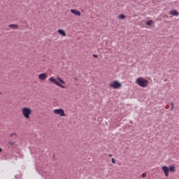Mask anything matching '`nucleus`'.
Segmentation results:
<instances>
[{"label":"nucleus","mask_w":179,"mask_h":179,"mask_svg":"<svg viewBox=\"0 0 179 179\" xmlns=\"http://www.w3.org/2000/svg\"><path fill=\"white\" fill-rule=\"evenodd\" d=\"M171 110H174V103L171 102Z\"/></svg>","instance_id":"a211bd4d"},{"label":"nucleus","mask_w":179,"mask_h":179,"mask_svg":"<svg viewBox=\"0 0 179 179\" xmlns=\"http://www.w3.org/2000/svg\"><path fill=\"white\" fill-rule=\"evenodd\" d=\"M49 82H50V83H53L54 85H56V86H58L59 87H61L62 89H65V87L64 85H62L61 83H59L58 82V80H57L55 78H54V77H50L48 79Z\"/></svg>","instance_id":"7ed1b4c3"},{"label":"nucleus","mask_w":179,"mask_h":179,"mask_svg":"<svg viewBox=\"0 0 179 179\" xmlns=\"http://www.w3.org/2000/svg\"><path fill=\"white\" fill-rule=\"evenodd\" d=\"M136 83L140 86V87H148V86H149V80L142 77L138 78L136 80Z\"/></svg>","instance_id":"f257e3e1"},{"label":"nucleus","mask_w":179,"mask_h":179,"mask_svg":"<svg viewBox=\"0 0 179 179\" xmlns=\"http://www.w3.org/2000/svg\"><path fill=\"white\" fill-rule=\"evenodd\" d=\"M8 27H10V29H13V30H17V29H19V25L15 24H10Z\"/></svg>","instance_id":"9d476101"},{"label":"nucleus","mask_w":179,"mask_h":179,"mask_svg":"<svg viewBox=\"0 0 179 179\" xmlns=\"http://www.w3.org/2000/svg\"><path fill=\"white\" fill-rule=\"evenodd\" d=\"M53 113H55L57 115H60V117H66L65 110H64V109L62 108L55 109L53 110Z\"/></svg>","instance_id":"39448f33"},{"label":"nucleus","mask_w":179,"mask_h":179,"mask_svg":"<svg viewBox=\"0 0 179 179\" xmlns=\"http://www.w3.org/2000/svg\"><path fill=\"white\" fill-rule=\"evenodd\" d=\"M146 173H143L141 175L142 178H146Z\"/></svg>","instance_id":"6ab92c4d"},{"label":"nucleus","mask_w":179,"mask_h":179,"mask_svg":"<svg viewBox=\"0 0 179 179\" xmlns=\"http://www.w3.org/2000/svg\"><path fill=\"white\" fill-rule=\"evenodd\" d=\"M75 80H76V81L78 80V78H75Z\"/></svg>","instance_id":"b1692460"},{"label":"nucleus","mask_w":179,"mask_h":179,"mask_svg":"<svg viewBox=\"0 0 179 179\" xmlns=\"http://www.w3.org/2000/svg\"><path fill=\"white\" fill-rule=\"evenodd\" d=\"M1 152H2V148H0V153H1Z\"/></svg>","instance_id":"5701e85b"},{"label":"nucleus","mask_w":179,"mask_h":179,"mask_svg":"<svg viewBox=\"0 0 179 179\" xmlns=\"http://www.w3.org/2000/svg\"><path fill=\"white\" fill-rule=\"evenodd\" d=\"M10 138H13V139H16V138H17V134H11L10 135Z\"/></svg>","instance_id":"4468645a"},{"label":"nucleus","mask_w":179,"mask_h":179,"mask_svg":"<svg viewBox=\"0 0 179 179\" xmlns=\"http://www.w3.org/2000/svg\"><path fill=\"white\" fill-rule=\"evenodd\" d=\"M108 156H109V157H113V155H111V154H109Z\"/></svg>","instance_id":"4be33fe9"},{"label":"nucleus","mask_w":179,"mask_h":179,"mask_svg":"<svg viewBox=\"0 0 179 179\" xmlns=\"http://www.w3.org/2000/svg\"><path fill=\"white\" fill-rule=\"evenodd\" d=\"M147 26H152L153 24V21L149 20L146 22Z\"/></svg>","instance_id":"dca6fc26"},{"label":"nucleus","mask_w":179,"mask_h":179,"mask_svg":"<svg viewBox=\"0 0 179 179\" xmlns=\"http://www.w3.org/2000/svg\"><path fill=\"white\" fill-rule=\"evenodd\" d=\"M71 12L75 15L76 16H80V12L78 10H75V9H71Z\"/></svg>","instance_id":"1a4fd4ad"},{"label":"nucleus","mask_w":179,"mask_h":179,"mask_svg":"<svg viewBox=\"0 0 179 179\" xmlns=\"http://www.w3.org/2000/svg\"><path fill=\"white\" fill-rule=\"evenodd\" d=\"M93 57H94V58H99V55H93Z\"/></svg>","instance_id":"412c9836"},{"label":"nucleus","mask_w":179,"mask_h":179,"mask_svg":"<svg viewBox=\"0 0 179 179\" xmlns=\"http://www.w3.org/2000/svg\"><path fill=\"white\" fill-rule=\"evenodd\" d=\"M119 19H122V20L125 19V15H124V14H120V15H119Z\"/></svg>","instance_id":"f3484780"},{"label":"nucleus","mask_w":179,"mask_h":179,"mask_svg":"<svg viewBox=\"0 0 179 179\" xmlns=\"http://www.w3.org/2000/svg\"><path fill=\"white\" fill-rule=\"evenodd\" d=\"M169 171H171L172 173H174V171H176V166H171L169 167Z\"/></svg>","instance_id":"ddd939ff"},{"label":"nucleus","mask_w":179,"mask_h":179,"mask_svg":"<svg viewBox=\"0 0 179 179\" xmlns=\"http://www.w3.org/2000/svg\"><path fill=\"white\" fill-rule=\"evenodd\" d=\"M162 171H164V174H165V177H169V167L164 166H162Z\"/></svg>","instance_id":"0eeeda50"},{"label":"nucleus","mask_w":179,"mask_h":179,"mask_svg":"<svg viewBox=\"0 0 179 179\" xmlns=\"http://www.w3.org/2000/svg\"><path fill=\"white\" fill-rule=\"evenodd\" d=\"M112 163H113V164H115V159L114 158H112Z\"/></svg>","instance_id":"aec40b11"},{"label":"nucleus","mask_w":179,"mask_h":179,"mask_svg":"<svg viewBox=\"0 0 179 179\" xmlns=\"http://www.w3.org/2000/svg\"><path fill=\"white\" fill-rule=\"evenodd\" d=\"M57 33H59V34H61V36H62L63 37L66 36V33L65 32V31H64V29H59L57 31Z\"/></svg>","instance_id":"9b49d317"},{"label":"nucleus","mask_w":179,"mask_h":179,"mask_svg":"<svg viewBox=\"0 0 179 179\" xmlns=\"http://www.w3.org/2000/svg\"><path fill=\"white\" fill-rule=\"evenodd\" d=\"M38 78L40 80H45L47 79L48 76L45 73H42L38 76Z\"/></svg>","instance_id":"423d86ee"},{"label":"nucleus","mask_w":179,"mask_h":179,"mask_svg":"<svg viewBox=\"0 0 179 179\" xmlns=\"http://www.w3.org/2000/svg\"><path fill=\"white\" fill-rule=\"evenodd\" d=\"M110 87L112 89H120V87H122V84L118 81H113L109 84Z\"/></svg>","instance_id":"20e7f679"},{"label":"nucleus","mask_w":179,"mask_h":179,"mask_svg":"<svg viewBox=\"0 0 179 179\" xmlns=\"http://www.w3.org/2000/svg\"><path fill=\"white\" fill-rule=\"evenodd\" d=\"M57 80H59L60 82V83L65 85V81H64V80H62V78L57 77Z\"/></svg>","instance_id":"2eb2a0df"},{"label":"nucleus","mask_w":179,"mask_h":179,"mask_svg":"<svg viewBox=\"0 0 179 179\" xmlns=\"http://www.w3.org/2000/svg\"><path fill=\"white\" fill-rule=\"evenodd\" d=\"M170 15H173V16H178V12L176 10H171L169 12Z\"/></svg>","instance_id":"f8f14e48"},{"label":"nucleus","mask_w":179,"mask_h":179,"mask_svg":"<svg viewBox=\"0 0 179 179\" xmlns=\"http://www.w3.org/2000/svg\"><path fill=\"white\" fill-rule=\"evenodd\" d=\"M8 145V147L12 148L13 149H15V148L17 146V145L16 144V142H13V141H9Z\"/></svg>","instance_id":"6e6552de"},{"label":"nucleus","mask_w":179,"mask_h":179,"mask_svg":"<svg viewBox=\"0 0 179 179\" xmlns=\"http://www.w3.org/2000/svg\"><path fill=\"white\" fill-rule=\"evenodd\" d=\"M33 113V110L30 108L24 107L22 108V114L26 120H30V115Z\"/></svg>","instance_id":"f03ea898"}]
</instances>
